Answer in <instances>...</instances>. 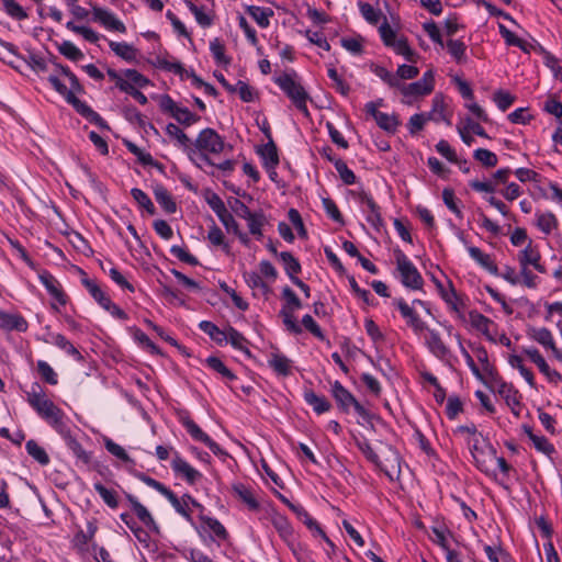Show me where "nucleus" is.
<instances>
[{"label":"nucleus","instance_id":"f257e3e1","mask_svg":"<svg viewBox=\"0 0 562 562\" xmlns=\"http://www.w3.org/2000/svg\"><path fill=\"white\" fill-rule=\"evenodd\" d=\"M53 65L54 71L47 76V81L50 83L53 89L64 97L66 102L87 121L101 128L109 130V125L105 120L90 105L76 97V93L83 92V87L70 68L57 63H53Z\"/></svg>","mask_w":562,"mask_h":562},{"label":"nucleus","instance_id":"f03ea898","mask_svg":"<svg viewBox=\"0 0 562 562\" xmlns=\"http://www.w3.org/2000/svg\"><path fill=\"white\" fill-rule=\"evenodd\" d=\"M26 393L29 405L44 419L57 434H66L69 419L64 411L54 404L43 391L38 382H33Z\"/></svg>","mask_w":562,"mask_h":562},{"label":"nucleus","instance_id":"7ed1b4c3","mask_svg":"<svg viewBox=\"0 0 562 562\" xmlns=\"http://www.w3.org/2000/svg\"><path fill=\"white\" fill-rule=\"evenodd\" d=\"M193 146L194 149L190 151V159L196 167L202 168L203 165L214 166V161L209 157V154H221L227 145L215 130L206 127L199 133Z\"/></svg>","mask_w":562,"mask_h":562},{"label":"nucleus","instance_id":"20e7f679","mask_svg":"<svg viewBox=\"0 0 562 562\" xmlns=\"http://www.w3.org/2000/svg\"><path fill=\"white\" fill-rule=\"evenodd\" d=\"M276 85L285 93L293 105L305 116L310 117L307 101L311 99L299 79L295 70H290L274 77Z\"/></svg>","mask_w":562,"mask_h":562},{"label":"nucleus","instance_id":"39448f33","mask_svg":"<svg viewBox=\"0 0 562 562\" xmlns=\"http://www.w3.org/2000/svg\"><path fill=\"white\" fill-rule=\"evenodd\" d=\"M469 449L472 458L482 472L495 474V448L484 437H475L469 440Z\"/></svg>","mask_w":562,"mask_h":562},{"label":"nucleus","instance_id":"423d86ee","mask_svg":"<svg viewBox=\"0 0 562 562\" xmlns=\"http://www.w3.org/2000/svg\"><path fill=\"white\" fill-rule=\"evenodd\" d=\"M397 278L409 290H420L424 279L411 259L400 249L395 251Z\"/></svg>","mask_w":562,"mask_h":562},{"label":"nucleus","instance_id":"0eeeda50","mask_svg":"<svg viewBox=\"0 0 562 562\" xmlns=\"http://www.w3.org/2000/svg\"><path fill=\"white\" fill-rule=\"evenodd\" d=\"M160 109L162 112L169 113L179 124L184 126H190L200 120V117L193 114L188 108L179 106L168 94L161 97Z\"/></svg>","mask_w":562,"mask_h":562},{"label":"nucleus","instance_id":"6e6552de","mask_svg":"<svg viewBox=\"0 0 562 562\" xmlns=\"http://www.w3.org/2000/svg\"><path fill=\"white\" fill-rule=\"evenodd\" d=\"M351 194L363 207V211L367 212L368 223L375 229H380V227L383 226V218L381 216L380 206L374 202L373 198L363 190L357 192L352 191Z\"/></svg>","mask_w":562,"mask_h":562},{"label":"nucleus","instance_id":"1a4fd4ad","mask_svg":"<svg viewBox=\"0 0 562 562\" xmlns=\"http://www.w3.org/2000/svg\"><path fill=\"white\" fill-rule=\"evenodd\" d=\"M181 424L192 437V439L204 443L215 456L223 457L226 452L216 443L207 434H205L199 425L190 417L181 418Z\"/></svg>","mask_w":562,"mask_h":562},{"label":"nucleus","instance_id":"9d476101","mask_svg":"<svg viewBox=\"0 0 562 562\" xmlns=\"http://www.w3.org/2000/svg\"><path fill=\"white\" fill-rule=\"evenodd\" d=\"M153 64L162 70L179 75L181 78L186 75L188 78H191L192 85L196 88H202L205 85V82L196 76L193 70H186L180 61L169 60L165 57L158 56Z\"/></svg>","mask_w":562,"mask_h":562},{"label":"nucleus","instance_id":"9b49d317","mask_svg":"<svg viewBox=\"0 0 562 562\" xmlns=\"http://www.w3.org/2000/svg\"><path fill=\"white\" fill-rule=\"evenodd\" d=\"M171 469L176 476L186 480L189 484H194L202 479V473L187 462L178 451L173 452Z\"/></svg>","mask_w":562,"mask_h":562},{"label":"nucleus","instance_id":"f8f14e48","mask_svg":"<svg viewBox=\"0 0 562 562\" xmlns=\"http://www.w3.org/2000/svg\"><path fill=\"white\" fill-rule=\"evenodd\" d=\"M425 331H427V334L425 335L424 341L429 352L439 360H448L451 356V351L441 339L440 334L429 327L425 329Z\"/></svg>","mask_w":562,"mask_h":562},{"label":"nucleus","instance_id":"ddd939ff","mask_svg":"<svg viewBox=\"0 0 562 562\" xmlns=\"http://www.w3.org/2000/svg\"><path fill=\"white\" fill-rule=\"evenodd\" d=\"M394 305L398 308L403 318L406 319L408 327L413 329L416 335H420L428 326L420 319L416 311L409 306L404 299H396Z\"/></svg>","mask_w":562,"mask_h":562},{"label":"nucleus","instance_id":"4468645a","mask_svg":"<svg viewBox=\"0 0 562 562\" xmlns=\"http://www.w3.org/2000/svg\"><path fill=\"white\" fill-rule=\"evenodd\" d=\"M524 352L538 367L539 371L547 378L550 383L557 385L562 381L561 373L549 367L538 349L531 347L524 349Z\"/></svg>","mask_w":562,"mask_h":562},{"label":"nucleus","instance_id":"2eb2a0df","mask_svg":"<svg viewBox=\"0 0 562 562\" xmlns=\"http://www.w3.org/2000/svg\"><path fill=\"white\" fill-rule=\"evenodd\" d=\"M464 246L467 247V250L469 252V256L484 270H486L488 273L493 276H498V268L496 263L494 262L491 255L483 252L479 247L471 246L468 244V241L460 237Z\"/></svg>","mask_w":562,"mask_h":562},{"label":"nucleus","instance_id":"dca6fc26","mask_svg":"<svg viewBox=\"0 0 562 562\" xmlns=\"http://www.w3.org/2000/svg\"><path fill=\"white\" fill-rule=\"evenodd\" d=\"M93 21L100 22L111 31L126 32V26L111 11L101 7H92Z\"/></svg>","mask_w":562,"mask_h":562},{"label":"nucleus","instance_id":"f3484780","mask_svg":"<svg viewBox=\"0 0 562 562\" xmlns=\"http://www.w3.org/2000/svg\"><path fill=\"white\" fill-rule=\"evenodd\" d=\"M517 260L519 266H531L540 273L546 272V268L541 265V255L537 247L529 240L527 246L518 252Z\"/></svg>","mask_w":562,"mask_h":562},{"label":"nucleus","instance_id":"a211bd4d","mask_svg":"<svg viewBox=\"0 0 562 562\" xmlns=\"http://www.w3.org/2000/svg\"><path fill=\"white\" fill-rule=\"evenodd\" d=\"M280 501L289 506V508L295 513L299 519H301L311 530L315 529L323 536L326 542L333 546V542L326 537L323 530L319 528L317 522L307 514V512L299 504H294L291 499H289L284 494H279Z\"/></svg>","mask_w":562,"mask_h":562},{"label":"nucleus","instance_id":"6ab92c4d","mask_svg":"<svg viewBox=\"0 0 562 562\" xmlns=\"http://www.w3.org/2000/svg\"><path fill=\"white\" fill-rule=\"evenodd\" d=\"M65 440L67 448L71 451L77 460V463L89 467L91 464V453L83 449V447L71 436L70 425L67 426L66 434H59Z\"/></svg>","mask_w":562,"mask_h":562},{"label":"nucleus","instance_id":"aec40b11","mask_svg":"<svg viewBox=\"0 0 562 562\" xmlns=\"http://www.w3.org/2000/svg\"><path fill=\"white\" fill-rule=\"evenodd\" d=\"M38 279L47 292L54 297L59 304L65 305L67 303V296L60 289V284L57 279L47 270H42L38 273Z\"/></svg>","mask_w":562,"mask_h":562},{"label":"nucleus","instance_id":"412c9836","mask_svg":"<svg viewBox=\"0 0 562 562\" xmlns=\"http://www.w3.org/2000/svg\"><path fill=\"white\" fill-rule=\"evenodd\" d=\"M331 395L338 407L344 413H349L351 406L357 401V398L339 381H335L331 384Z\"/></svg>","mask_w":562,"mask_h":562},{"label":"nucleus","instance_id":"4be33fe9","mask_svg":"<svg viewBox=\"0 0 562 562\" xmlns=\"http://www.w3.org/2000/svg\"><path fill=\"white\" fill-rule=\"evenodd\" d=\"M27 322L20 314H11L0 310V328L7 331L16 330L24 333L27 330Z\"/></svg>","mask_w":562,"mask_h":562},{"label":"nucleus","instance_id":"5701e85b","mask_svg":"<svg viewBox=\"0 0 562 562\" xmlns=\"http://www.w3.org/2000/svg\"><path fill=\"white\" fill-rule=\"evenodd\" d=\"M79 271L82 277L81 278L82 285L88 290V292L95 300V302L102 308H104L106 305H109L111 302L110 296L98 285V283L94 280L88 278L87 273L82 269H80Z\"/></svg>","mask_w":562,"mask_h":562},{"label":"nucleus","instance_id":"b1692460","mask_svg":"<svg viewBox=\"0 0 562 562\" xmlns=\"http://www.w3.org/2000/svg\"><path fill=\"white\" fill-rule=\"evenodd\" d=\"M496 391L505 400L506 404L510 407L512 412L518 416L519 415L518 408L521 405L518 391L515 390L512 384H508L503 381L497 383Z\"/></svg>","mask_w":562,"mask_h":562},{"label":"nucleus","instance_id":"393cba45","mask_svg":"<svg viewBox=\"0 0 562 562\" xmlns=\"http://www.w3.org/2000/svg\"><path fill=\"white\" fill-rule=\"evenodd\" d=\"M268 366L278 374L288 376L292 373V360L279 352L270 353Z\"/></svg>","mask_w":562,"mask_h":562},{"label":"nucleus","instance_id":"a878e982","mask_svg":"<svg viewBox=\"0 0 562 562\" xmlns=\"http://www.w3.org/2000/svg\"><path fill=\"white\" fill-rule=\"evenodd\" d=\"M396 88L406 98V100H404V103H406V104H412L414 102V100H416L417 98L424 97V95H427L430 93L429 88L422 86V83H419L418 81L407 83V85L403 83L401 81V86H397Z\"/></svg>","mask_w":562,"mask_h":562},{"label":"nucleus","instance_id":"bb28decb","mask_svg":"<svg viewBox=\"0 0 562 562\" xmlns=\"http://www.w3.org/2000/svg\"><path fill=\"white\" fill-rule=\"evenodd\" d=\"M169 502L173 506V508L187 519H190V503L193 506H199V504L193 501L189 494H182L180 497L178 494H166Z\"/></svg>","mask_w":562,"mask_h":562},{"label":"nucleus","instance_id":"cd10ccee","mask_svg":"<svg viewBox=\"0 0 562 562\" xmlns=\"http://www.w3.org/2000/svg\"><path fill=\"white\" fill-rule=\"evenodd\" d=\"M154 195L157 203L168 214H173L177 211V204L173 201L169 191L162 184H156L154 187Z\"/></svg>","mask_w":562,"mask_h":562},{"label":"nucleus","instance_id":"c85d7f7f","mask_svg":"<svg viewBox=\"0 0 562 562\" xmlns=\"http://www.w3.org/2000/svg\"><path fill=\"white\" fill-rule=\"evenodd\" d=\"M472 326L481 331L490 341L495 342L494 337L490 333V328L495 326L494 322L479 312L470 313Z\"/></svg>","mask_w":562,"mask_h":562},{"label":"nucleus","instance_id":"c756f323","mask_svg":"<svg viewBox=\"0 0 562 562\" xmlns=\"http://www.w3.org/2000/svg\"><path fill=\"white\" fill-rule=\"evenodd\" d=\"M428 119L436 123L443 121L447 125H451L450 116L445 111V100L442 94H436L432 99V108L428 113Z\"/></svg>","mask_w":562,"mask_h":562},{"label":"nucleus","instance_id":"7c9ffc66","mask_svg":"<svg viewBox=\"0 0 562 562\" xmlns=\"http://www.w3.org/2000/svg\"><path fill=\"white\" fill-rule=\"evenodd\" d=\"M246 12L262 29H267L270 25V18L273 15V11L270 8H262L257 5H247Z\"/></svg>","mask_w":562,"mask_h":562},{"label":"nucleus","instance_id":"2f4dec72","mask_svg":"<svg viewBox=\"0 0 562 562\" xmlns=\"http://www.w3.org/2000/svg\"><path fill=\"white\" fill-rule=\"evenodd\" d=\"M279 259L283 263L284 271L290 280L293 282L295 279H297L296 274H299L302 270L299 260L290 251L280 252Z\"/></svg>","mask_w":562,"mask_h":562},{"label":"nucleus","instance_id":"473e14b6","mask_svg":"<svg viewBox=\"0 0 562 562\" xmlns=\"http://www.w3.org/2000/svg\"><path fill=\"white\" fill-rule=\"evenodd\" d=\"M199 328L209 335V337L217 345L227 344L226 328L221 329L214 323L210 321H202L199 324Z\"/></svg>","mask_w":562,"mask_h":562},{"label":"nucleus","instance_id":"72a5a7b5","mask_svg":"<svg viewBox=\"0 0 562 562\" xmlns=\"http://www.w3.org/2000/svg\"><path fill=\"white\" fill-rule=\"evenodd\" d=\"M304 400L310 406L313 407L314 412L317 414L326 413L331 407V404L325 396L317 395L312 390L304 392Z\"/></svg>","mask_w":562,"mask_h":562},{"label":"nucleus","instance_id":"f704fd0d","mask_svg":"<svg viewBox=\"0 0 562 562\" xmlns=\"http://www.w3.org/2000/svg\"><path fill=\"white\" fill-rule=\"evenodd\" d=\"M281 297L283 300V304L280 312L295 313L297 310L302 307L301 300L295 294V292L288 285L282 289Z\"/></svg>","mask_w":562,"mask_h":562},{"label":"nucleus","instance_id":"c9c22d12","mask_svg":"<svg viewBox=\"0 0 562 562\" xmlns=\"http://www.w3.org/2000/svg\"><path fill=\"white\" fill-rule=\"evenodd\" d=\"M536 225L546 235H550L558 227V218L552 212H537Z\"/></svg>","mask_w":562,"mask_h":562},{"label":"nucleus","instance_id":"e433bc0d","mask_svg":"<svg viewBox=\"0 0 562 562\" xmlns=\"http://www.w3.org/2000/svg\"><path fill=\"white\" fill-rule=\"evenodd\" d=\"M128 501L138 519L149 529L157 530L156 522L150 513L134 496L128 494Z\"/></svg>","mask_w":562,"mask_h":562},{"label":"nucleus","instance_id":"4c0bfd02","mask_svg":"<svg viewBox=\"0 0 562 562\" xmlns=\"http://www.w3.org/2000/svg\"><path fill=\"white\" fill-rule=\"evenodd\" d=\"M528 336L546 349L554 348L555 341H554L553 335L546 327L530 328L528 330Z\"/></svg>","mask_w":562,"mask_h":562},{"label":"nucleus","instance_id":"58836bf2","mask_svg":"<svg viewBox=\"0 0 562 562\" xmlns=\"http://www.w3.org/2000/svg\"><path fill=\"white\" fill-rule=\"evenodd\" d=\"M267 512H269L270 520L280 536L284 539L291 536L292 529L288 519L284 516L278 514L270 505H268Z\"/></svg>","mask_w":562,"mask_h":562},{"label":"nucleus","instance_id":"ea45409f","mask_svg":"<svg viewBox=\"0 0 562 562\" xmlns=\"http://www.w3.org/2000/svg\"><path fill=\"white\" fill-rule=\"evenodd\" d=\"M526 432L530 441L532 442L533 447L537 449V451L543 453L544 456L551 459L552 456L555 453L553 445L550 443L544 436L533 434L531 429H526Z\"/></svg>","mask_w":562,"mask_h":562},{"label":"nucleus","instance_id":"a19ab883","mask_svg":"<svg viewBox=\"0 0 562 562\" xmlns=\"http://www.w3.org/2000/svg\"><path fill=\"white\" fill-rule=\"evenodd\" d=\"M110 48L119 57L126 61H135L137 57V49L132 45L125 42H113L109 43Z\"/></svg>","mask_w":562,"mask_h":562},{"label":"nucleus","instance_id":"79ce46f5","mask_svg":"<svg viewBox=\"0 0 562 562\" xmlns=\"http://www.w3.org/2000/svg\"><path fill=\"white\" fill-rule=\"evenodd\" d=\"M226 334H227V344H231L233 348L240 350L245 352L246 355L250 356V351L247 347L248 340L245 338V336L239 333L237 329H235L233 326L226 327Z\"/></svg>","mask_w":562,"mask_h":562},{"label":"nucleus","instance_id":"37998d69","mask_svg":"<svg viewBox=\"0 0 562 562\" xmlns=\"http://www.w3.org/2000/svg\"><path fill=\"white\" fill-rule=\"evenodd\" d=\"M166 133L171 138H175L180 147L188 149L189 153L193 151V148H191L190 138L177 124H175V123L167 124Z\"/></svg>","mask_w":562,"mask_h":562},{"label":"nucleus","instance_id":"c03bdc74","mask_svg":"<svg viewBox=\"0 0 562 562\" xmlns=\"http://www.w3.org/2000/svg\"><path fill=\"white\" fill-rule=\"evenodd\" d=\"M36 370L43 382L49 385L58 384V374L47 361L37 360Z\"/></svg>","mask_w":562,"mask_h":562},{"label":"nucleus","instance_id":"a18cd8bd","mask_svg":"<svg viewBox=\"0 0 562 562\" xmlns=\"http://www.w3.org/2000/svg\"><path fill=\"white\" fill-rule=\"evenodd\" d=\"M390 47L395 54L403 56L407 61H416L417 53L411 48L404 36L398 37Z\"/></svg>","mask_w":562,"mask_h":562},{"label":"nucleus","instance_id":"49530a36","mask_svg":"<svg viewBox=\"0 0 562 562\" xmlns=\"http://www.w3.org/2000/svg\"><path fill=\"white\" fill-rule=\"evenodd\" d=\"M205 362L210 369L218 373L223 379L227 381H234L237 379L235 373L229 370L220 358L211 356L206 358Z\"/></svg>","mask_w":562,"mask_h":562},{"label":"nucleus","instance_id":"de8ad7c7","mask_svg":"<svg viewBox=\"0 0 562 562\" xmlns=\"http://www.w3.org/2000/svg\"><path fill=\"white\" fill-rule=\"evenodd\" d=\"M437 289L439 290V293L442 297V300L453 310L459 311V297L458 294L452 285V282L449 281V289H445L441 282L435 281Z\"/></svg>","mask_w":562,"mask_h":562},{"label":"nucleus","instance_id":"09e8293b","mask_svg":"<svg viewBox=\"0 0 562 562\" xmlns=\"http://www.w3.org/2000/svg\"><path fill=\"white\" fill-rule=\"evenodd\" d=\"M66 27L67 30L81 35L87 42L92 44H95L101 38V35L91 27L77 25L72 21H68L66 23Z\"/></svg>","mask_w":562,"mask_h":562},{"label":"nucleus","instance_id":"8fccbe9b","mask_svg":"<svg viewBox=\"0 0 562 562\" xmlns=\"http://www.w3.org/2000/svg\"><path fill=\"white\" fill-rule=\"evenodd\" d=\"M248 229L251 235L257 238L262 237V227L266 224V216L262 212H254L250 216L246 218Z\"/></svg>","mask_w":562,"mask_h":562},{"label":"nucleus","instance_id":"3c124183","mask_svg":"<svg viewBox=\"0 0 562 562\" xmlns=\"http://www.w3.org/2000/svg\"><path fill=\"white\" fill-rule=\"evenodd\" d=\"M4 12L16 21L27 19L26 11L15 0H1Z\"/></svg>","mask_w":562,"mask_h":562},{"label":"nucleus","instance_id":"603ef678","mask_svg":"<svg viewBox=\"0 0 562 562\" xmlns=\"http://www.w3.org/2000/svg\"><path fill=\"white\" fill-rule=\"evenodd\" d=\"M25 449L27 453L40 464L46 465L49 463L48 454L35 440H29L25 445Z\"/></svg>","mask_w":562,"mask_h":562},{"label":"nucleus","instance_id":"864d4df0","mask_svg":"<svg viewBox=\"0 0 562 562\" xmlns=\"http://www.w3.org/2000/svg\"><path fill=\"white\" fill-rule=\"evenodd\" d=\"M125 147L137 157L138 161L144 166H157V162L154 160L153 156L139 148L136 144L131 140H124Z\"/></svg>","mask_w":562,"mask_h":562},{"label":"nucleus","instance_id":"5fc2aeb1","mask_svg":"<svg viewBox=\"0 0 562 562\" xmlns=\"http://www.w3.org/2000/svg\"><path fill=\"white\" fill-rule=\"evenodd\" d=\"M375 122L380 128L391 134H394L400 125V121L395 114H387L384 112L378 114Z\"/></svg>","mask_w":562,"mask_h":562},{"label":"nucleus","instance_id":"6e6d98bb","mask_svg":"<svg viewBox=\"0 0 562 562\" xmlns=\"http://www.w3.org/2000/svg\"><path fill=\"white\" fill-rule=\"evenodd\" d=\"M58 52L71 61L81 60L83 53L70 41H64L58 45Z\"/></svg>","mask_w":562,"mask_h":562},{"label":"nucleus","instance_id":"4d7b16f0","mask_svg":"<svg viewBox=\"0 0 562 562\" xmlns=\"http://www.w3.org/2000/svg\"><path fill=\"white\" fill-rule=\"evenodd\" d=\"M359 11L362 15V18L370 24L375 25L379 23L381 19V11L373 8L372 4L363 1L358 2Z\"/></svg>","mask_w":562,"mask_h":562},{"label":"nucleus","instance_id":"13d9d810","mask_svg":"<svg viewBox=\"0 0 562 562\" xmlns=\"http://www.w3.org/2000/svg\"><path fill=\"white\" fill-rule=\"evenodd\" d=\"M131 195L137 202V204L143 207L149 215H154L156 213V207L151 202L150 198L147 193L138 188H133L131 190Z\"/></svg>","mask_w":562,"mask_h":562},{"label":"nucleus","instance_id":"bf43d9fd","mask_svg":"<svg viewBox=\"0 0 562 562\" xmlns=\"http://www.w3.org/2000/svg\"><path fill=\"white\" fill-rule=\"evenodd\" d=\"M261 156L266 160V166L274 169L279 164V156L277 146L272 139H270L261 149Z\"/></svg>","mask_w":562,"mask_h":562},{"label":"nucleus","instance_id":"052dcab7","mask_svg":"<svg viewBox=\"0 0 562 562\" xmlns=\"http://www.w3.org/2000/svg\"><path fill=\"white\" fill-rule=\"evenodd\" d=\"M207 240L216 247H221L224 251H229V245L225 241V236L222 229L213 224L207 232Z\"/></svg>","mask_w":562,"mask_h":562},{"label":"nucleus","instance_id":"680f3d73","mask_svg":"<svg viewBox=\"0 0 562 562\" xmlns=\"http://www.w3.org/2000/svg\"><path fill=\"white\" fill-rule=\"evenodd\" d=\"M448 53L453 57V59L461 64L465 60V44L460 40H449L447 42Z\"/></svg>","mask_w":562,"mask_h":562},{"label":"nucleus","instance_id":"e2e57ef3","mask_svg":"<svg viewBox=\"0 0 562 562\" xmlns=\"http://www.w3.org/2000/svg\"><path fill=\"white\" fill-rule=\"evenodd\" d=\"M186 4L191 13L194 15L198 24L202 27H209L212 25L213 20L210 14H207L203 8L195 5L192 1L187 0Z\"/></svg>","mask_w":562,"mask_h":562},{"label":"nucleus","instance_id":"0e129e2a","mask_svg":"<svg viewBox=\"0 0 562 562\" xmlns=\"http://www.w3.org/2000/svg\"><path fill=\"white\" fill-rule=\"evenodd\" d=\"M442 200L446 206L458 217L463 218V213L459 206V200L456 198L454 192L450 188H445L442 191Z\"/></svg>","mask_w":562,"mask_h":562},{"label":"nucleus","instance_id":"69168bd1","mask_svg":"<svg viewBox=\"0 0 562 562\" xmlns=\"http://www.w3.org/2000/svg\"><path fill=\"white\" fill-rule=\"evenodd\" d=\"M123 76L136 89L146 88L150 85V80L135 69L123 70Z\"/></svg>","mask_w":562,"mask_h":562},{"label":"nucleus","instance_id":"338daca9","mask_svg":"<svg viewBox=\"0 0 562 562\" xmlns=\"http://www.w3.org/2000/svg\"><path fill=\"white\" fill-rule=\"evenodd\" d=\"M335 168L341 179V181L351 186L355 184L357 181V177L355 172L347 166V164L342 159H337L335 161Z\"/></svg>","mask_w":562,"mask_h":562},{"label":"nucleus","instance_id":"774afa93","mask_svg":"<svg viewBox=\"0 0 562 562\" xmlns=\"http://www.w3.org/2000/svg\"><path fill=\"white\" fill-rule=\"evenodd\" d=\"M473 157L487 168L495 167L498 161L496 154L485 148L475 149Z\"/></svg>","mask_w":562,"mask_h":562}]
</instances>
